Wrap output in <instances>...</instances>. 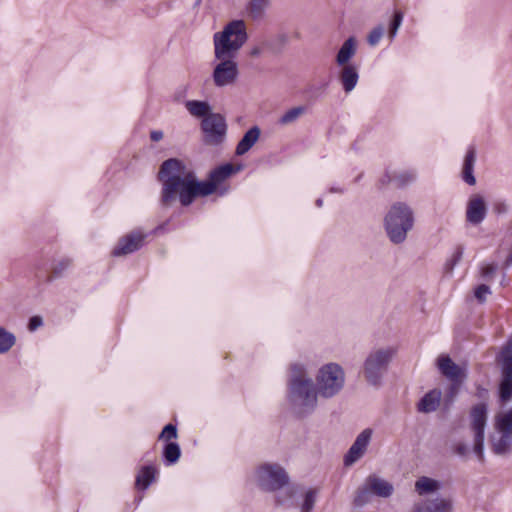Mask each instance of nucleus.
<instances>
[{
  "label": "nucleus",
  "instance_id": "nucleus-46",
  "mask_svg": "<svg viewBox=\"0 0 512 512\" xmlns=\"http://www.w3.org/2000/svg\"><path fill=\"white\" fill-rule=\"evenodd\" d=\"M264 50H263V47L262 45L259 43L257 45H254L250 51H249V55L252 57V58H258L260 57L262 54H263Z\"/></svg>",
  "mask_w": 512,
  "mask_h": 512
},
{
  "label": "nucleus",
  "instance_id": "nucleus-44",
  "mask_svg": "<svg viewBox=\"0 0 512 512\" xmlns=\"http://www.w3.org/2000/svg\"><path fill=\"white\" fill-rule=\"evenodd\" d=\"M496 269H497L496 265L488 264L482 268L481 274L484 278H488L496 272Z\"/></svg>",
  "mask_w": 512,
  "mask_h": 512
},
{
  "label": "nucleus",
  "instance_id": "nucleus-43",
  "mask_svg": "<svg viewBox=\"0 0 512 512\" xmlns=\"http://www.w3.org/2000/svg\"><path fill=\"white\" fill-rule=\"evenodd\" d=\"M493 210L497 214H505L508 211V205L504 201H497L493 205Z\"/></svg>",
  "mask_w": 512,
  "mask_h": 512
},
{
  "label": "nucleus",
  "instance_id": "nucleus-26",
  "mask_svg": "<svg viewBox=\"0 0 512 512\" xmlns=\"http://www.w3.org/2000/svg\"><path fill=\"white\" fill-rule=\"evenodd\" d=\"M186 109L194 116L203 119L211 113V107L206 101L190 100L185 103Z\"/></svg>",
  "mask_w": 512,
  "mask_h": 512
},
{
  "label": "nucleus",
  "instance_id": "nucleus-7",
  "mask_svg": "<svg viewBox=\"0 0 512 512\" xmlns=\"http://www.w3.org/2000/svg\"><path fill=\"white\" fill-rule=\"evenodd\" d=\"M494 428L490 437L492 450L497 455H504L512 448V409L495 417Z\"/></svg>",
  "mask_w": 512,
  "mask_h": 512
},
{
  "label": "nucleus",
  "instance_id": "nucleus-40",
  "mask_svg": "<svg viewBox=\"0 0 512 512\" xmlns=\"http://www.w3.org/2000/svg\"><path fill=\"white\" fill-rule=\"evenodd\" d=\"M488 294H490V288L485 284L479 285L475 290V297L481 303L486 300Z\"/></svg>",
  "mask_w": 512,
  "mask_h": 512
},
{
  "label": "nucleus",
  "instance_id": "nucleus-32",
  "mask_svg": "<svg viewBox=\"0 0 512 512\" xmlns=\"http://www.w3.org/2000/svg\"><path fill=\"white\" fill-rule=\"evenodd\" d=\"M268 6V0H251L249 11L254 18H259Z\"/></svg>",
  "mask_w": 512,
  "mask_h": 512
},
{
  "label": "nucleus",
  "instance_id": "nucleus-8",
  "mask_svg": "<svg viewBox=\"0 0 512 512\" xmlns=\"http://www.w3.org/2000/svg\"><path fill=\"white\" fill-rule=\"evenodd\" d=\"M257 485L265 491H276L284 487L289 477L286 471L278 464L265 463L255 472Z\"/></svg>",
  "mask_w": 512,
  "mask_h": 512
},
{
  "label": "nucleus",
  "instance_id": "nucleus-19",
  "mask_svg": "<svg viewBox=\"0 0 512 512\" xmlns=\"http://www.w3.org/2000/svg\"><path fill=\"white\" fill-rule=\"evenodd\" d=\"M261 130L258 126L251 127L238 142L235 150V154L242 156L246 154L259 140Z\"/></svg>",
  "mask_w": 512,
  "mask_h": 512
},
{
  "label": "nucleus",
  "instance_id": "nucleus-11",
  "mask_svg": "<svg viewBox=\"0 0 512 512\" xmlns=\"http://www.w3.org/2000/svg\"><path fill=\"white\" fill-rule=\"evenodd\" d=\"M204 141L208 145H218L223 142L227 125L222 115L218 113L209 114L202 120Z\"/></svg>",
  "mask_w": 512,
  "mask_h": 512
},
{
  "label": "nucleus",
  "instance_id": "nucleus-25",
  "mask_svg": "<svg viewBox=\"0 0 512 512\" xmlns=\"http://www.w3.org/2000/svg\"><path fill=\"white\" fill-rule=\"evenodd\" d=\"M476 161L475 150L470 149L464 159L462 176L463 180L469 185H475L476 179L473 175L474 164Z\"/></svg>",
  "mask_w": 512,
  "mask_h": 512
},
{
  "label": "nucleus",
  "instance_id": "nucleus-16",
  "mask_svg": "<svg viewBox=\"0 0 512 512\" xmlns=\"http://www.w3.org/2000/svg\"><path fill=\"white\" fill-rule=\"evenodd\" d=\"M143 238L144 236L140 233H131L122 238L114 248L113 256H122L135 252L141 247Z\"/></svg>",
  "mask_w": 512,
  "mask_h": 512
},
{
  "label": "nucleus",
  "instance_id": "nucleus-1",
  "mask_svg": "<svg viewBox=\"0 0 512 512\" xmlns=\"http://www.w3.org/2000/svg\"><path fill=\"white\" fill-rule=\"evenodd\" d=\"M159 180L163 183L162 202L170 205L179 197L183 206L190 205L198 196H208L216 191L215 183L199 182L195 173L176 158L164 161L158 172Z\"/></svg>",
  "mask_w": 512,
  "mask_h": 512
},
{
  "label": "nucleus",
  "instance_id": "nucleus-52",
  "mask_svg": "<svg viewBox=\"0 0 512 512\" xmlns=\"http://www.w3.org/2000/svg\"><path fill=\"white\" fill-rule=\"evenodd\" d=\"M316 204H317L318 206H321V205H322V199H318V200H317V202H316Z\"/></svg>",
  "mask_w": 512,
  "mask_h": 512
},
{
  "label": "nucleus",
  "instance_id": "nucleus-14",
  "mask_svg": "<svg viewBox=\"0 0 512 512\" xmlns=\"http://www.w3.org/2000/svg\"><path fill=\"white\" fill-rule=\"evenodd\" d=\"M372 437V430L367 428L363 430L355 439L345 456L344 463L347 466L352 465L358 461L365 453L367 446Z\"/></svg>",
  "mask_w": 512,
  "mask_h": 512
},
{
  "label": "nucleus",
  "instance_id": "nucleus-4",
  "mask_svg": "<svg viewBox=\"0 0 512 512\" xmlns=\"http://www.w3.org/2000/svg\"><path fill=\"white\" fill-rule=\"evenodd\" d=\"M414 224V215L412 209L405 203H395L387 212L384 225L389 239L400 244L405 241L407 233Z\"/></svg>",
  "mask_w": 512,
  "mask_h": 512
},
{
  "label": "nucleus",
  "instance_id": "nucleus-38",
  "mask_svg": "<svg viewBox=\"0 0 512 512\" xmlns=\"http://www.w3.org/2000/svg\"><path fill=\"white\" fill-rule=\"evenodd\" d=\"M159 438L167 440V441H169L171 439L177 438V428H176V426L173 425V424H167L163 428Z\"/></svg>",
  "mask_w": 512,
  "mask_h": 512
},
{
  "label": "nucleus",
  "instance_id": "nucleus-42",
  "mask_svg": "<svg viewBox=\"0 0 512 512\" xmlns=\"http://www.w3.org/2000/svg\"><path fill=\"white\" fill-rule=\"evenodd\" d=\"M70 260H63L59 262L53 269V273L55 276H59L62 272L70 266Z\"/></svg>",
  "mask_w": 512,
  "mask_h": 512
},
{
  "label": "nucleus",
  "instance_id": "nucleus-29",
  "mask_svg": "<svg viewBox=\"0 0 512 512\" xmlns=\"http://www.w3.org/2000/svg\"><path fill=\"white\" fill-rule=\"evenodd\" d=\"M305 113V107H293L286 111L279 119L281 125H288L295 122L301 115Z\"/></svg>",
  "mask_w": 512,
  "mask_h": 512
},
{
  "label": "nucleus",
  "instance_id": "nucleus-39",
  "mask_svg": "<svg viewBox=\"0 0 512 512\" xmlns=\"http://www.w3.org/2000/svg\"><path fill=\"white\" fill-rule=\"evenodd\" d=\"M296 493V489L295 488H288L286 491H285V495L282 496V495H278L277 496V504L279 505H288L292 498L294 497Z\"/></svg>",
  "mask_w": 512,
  "mask_h": 512
},
{
  "label": "nucleus",
  "instance_id": "nucleus-36",
  "mask_svg": "<svg viewBox=\"0 0 512 512\" xmlns=\"http://www.w3.org/2000/svg\"><path fill=\"white\" fill-rule=\"evenodd\" d=\"M402 20H403L402 12L396 11L394 13L393 19H392V21L390 23V27H389V36L391 39H393L395 37V35L397 34V31H398L399 27L401 26Z\"/></svg>",
  "mask_w": 512,
  "mask_h": 512
},
{
  "label": "nucleus",
  "instance_id": "nucleus-50",
  "mask_svg": "<svg viewBox=\"0 0 512 512\" xmlns=\"http://www.w3.org/2000/svg\"><path fill=\"white\" fill-rule=\"evenodd\" d=\"M512 264V250L511 253L508 255V257L505 260V266H510Z\"/></svg>",
  "mask_w": 512,
  "mask_h": 512
},
{
  "label": "nucleus",
  "instance_id": "nucleus-31",
  "mask_svg": "<svg viewBox=\"0 0 512 512\" xmlns=\"http://www.w3.org/2000/svg\"><path fill=\"white\" fill-rule=\"evenodd\" d=\"M164 457L167 462L175 463L180 457V447L177 443L170 442L164 448Z\"/></svg>",
  "mask_w": 512,
  "mask_h": 512
},
{
  "label": "nucleus",
  "instance_id": "nucleus-24",
  "mask_svg": "<svg viewBox=\"0 0 512 512\" xmlns=\"http://www.w3.org/2000/svg\"><path fill=\"white\" fill-rule=\"evenodd\" d=\"M240 167L235 168L232 164H225L217 167L210 172V180L215 183V187L229 178L233 173L238 172Z\"/></svg>",
  "mask_w": 512,
  "mask_h": 512
},
{
  "label": "nucleus",
  "instance_id": "nucleus-37",
  "mask_svg": "<svg viewBox=\"0 0 512 512\" xmlns=\"http://www.w3.org/2000/svg\"><path fill=\"white\" fill-rule=\"evenodd\" d=\"M503 369L512 367V338L509 340L507 346L502 351Z\"/></svg>",
  "mask_w": 512,
  "mask_h": 512
},
{
  "label": "nucleus",
  "instance_id": "nucleus-41",
  "mask_svg": "<svg viewBox=\"0 0 512 512\" xmlns=\"http://www.w3.org/2000/svg\"><path fill=\"white\" fill-rule=\"evenodd\" d=\"M42 325H43L42 317L35 315V316H32L29 320L28 329H29V331L33 332L36 329H38L39 327H41Z\"/></svg>",
  "mask_w": 512,
  "mask_h": 512
},
{
  "label": "nucleus",
  "instance_id": "nucleus-18",
  "mask_svg": "<svg viewBox=\"0 0 512 512\" xmlns=\"http://www.w3.org/2000/svg\"><path fill=\"white\" fill-rule=\"evenodd\" d=\"M442 398V392L440 389H432L426 393L419 403L417 409L421 413H431L437 410L440 405Z\"/></svg>",
  "mask_w": 512,
  "mask_h": 512
},
{
  "label": "nucleus",
  "instance_id": "nucleus-47",
  "mask_svg": "<svg viewBox=\"0 0 512 512\" xmlns=\"http://www.w3.org/2000/svg\"><path fill=\"white\" fill-rule=\"evenodd\" d=\"M415 178L414 174L412 173H404L399 175L396 180L399 182V184L404 185L410 181H412Z\"/></svg>",
  "mask_w": 512,
  "mask_h": 512
},
{
  "label": "nucleus",
  "instance_id": "nucleus-51",
  "mask_svg": "<svg viewBox=\"0 0 512 512\" xmlns=\"http://www.w3.org/2000/svg\"><path fill=\"white\" fill-rule=\"evenodd\" d=\"M277 40H279L282 44H284V43H285V37H284V36H279V37L277 38Z\"/></svg>",
  "mask_w": 512,
  "mask_h": 512
},
{
  "label": "nucleus",
  "instance_id": "nucleus-23",
  "mask_svg": "<svg viewBox=\"0 0 512 512\" xmlns=\"http://www.w3.org/2000/svg\"><path fill=\"white\" fill-rule=\"evenodd\" d=\"M499 396L502 402H508L512 398V367L503 369Z\"/></svg>",
  "mask_w": 512,
  "mask_h": 512
},
{
  "label": "nucleus",
  "instance_id": "nucleus-27",
  "mask_svg": "<svg viewBox=\"0 0 512 512\" xmlns=\"http://www.w3.org/2000/svg\"><path fill=\"white\" fill-rule=\"evenodd\" d=\"M16 343V337L13 333L0 326V354L8 352Z\"/></svg>",
  "mask_w": 512,
  "mask_h": 512
},
{
  "label": "nucleus",
  "instance_id": "nucleus-22",
  "mask_svg": "<svg viewBox=\"0 0 512 512\" xmlns=\"http://www.w3.org/2000/svg\"><path fill=\"white\" fill-rule=\"evenodd\" d=\"M441 488L439 481L427 476L419 477L415 482V491L419 496L434 493Z\"/></svg>",
  "mask_w": 512,
  "mask_h": 512
},
{
  "label": "nucleus",
  "instance_id": "nucleus-21",
  "mask_svg": "<svg viewBox=\"0 0 512 512\" xmlns=\"http://www.w3.org/2000/svg\"><path fill=\"white\" fill-rule=\"evenodd\" d=\"M356 53V40L354 37H349L344 41L341 48L339 49L336 62L338 65L345 66L348 65V61L355 55Z\"/></svg>",
  "mask_w": 512,
  "mask_h": 512
},
{
  "label": "nucleus",
  "instance_id": "nucleus-15",
  "mask_svg": "<svg viewBox=\"0 0 512 512\" xmlns=\"http://www.w3.org/2000/svg\"><path fill=\"white\" fill-rule=\"evenodd\" d=\"M414 512H453L450 498L435 497L414 505Z\"/></svg>",
  "mask_w": 512,
  "mask_h": 512
},
{
  "label": "nucleus",
  "instance_id": "nucleus-2",
  "mask_svg": "<svg viewBox=\"0 0 512 512\" xmlns=\"http://www.w3.org/2000/svg\"><path fill=\"white\" fill-rule=\"evenodd\" d=\"M318 395V388L306 374L304 366L293 364L289 381V400L294 412L301 416L313 412L317 406Z\"/></svg>",
  "mask_w": 512,
  "mask_h": 512
},
{
  "label": "nucleus",
  "instance_id": "nucleus-3",
  "mask_svg": "<svg viewBox=\"0 0 512 512\" xmlns=\"http://www.w3.org/2000/svg\"><path fill=\"white\" fill-rule=\"evenodd\" d=\"M248 40L246 23L233 20L213 35L215 58L234 57Z\"/></svg>",
  "mask_w": 512,
  "mask_h": 512
},
{
  "label": "nucleus",
  "instance_id": "nucleus-28",
  "mask_svg": "<svg viewBox=\"0 0 512 512\" xmlns=\"http://www.w3.org/2000/svg\"><path fill=\"white\" fill-rule=\"evenodd\" d=\"M156 470L152 466H145L137 476L136 484L146 489L154 480Z\"/></svg>",
  "mask_w": 512,
  "mask_h": 512
},
{
  "label": "nucleus",
  "instance_id": "nucleus-5",
  "mask_svg": "<svg viewBox=\"0 0 512 512\" xmlns=\"http://www.w3.org/2000/svg\"><path fill=\"white\" fill-rule=\"evenodd\" d=\"M345 374L341 366L336 363H329L320 368L316 376V387L319 396L332 398L343 388Z\"/></svg>",
  "mask_w": 512,
  "mask_h": 512
},
{
  "label": "nucleus",
  "instance_id": "nucleus-9",
  "mask_svg": "<svg viewBox=\"0 0 512 512\" xmlns=\"http://www.w3.org/2000/svg\"><path fill=\"white\" fill-rule=\"evenodd\" d=\"M471 429L474 433L473 450L480 461L484 459V430L487 421V407L484 403L475 405L471 410Z\"/></svg>",
  "mask_w": 512,
  "mask_h": 512
},
{
  "label": "nucleus",
  "instance_id": "nucleus-34",
  "mask_svg": "<svg viewBox=\"0 0 512 512\" xmlns=\"http://www.w3.org/2000/svg\"><path fill=\"white\" fill-rule=\"evenodd\" d=\"M385 32V28L383 25H378L373 28L367 37V41L370 46H376L379 41L382 39Z\"/></svg>",
  "mask_w": 512,
  "mask_h": 512
},
{
  "label": "nucleus",
  "instance_id": "nucleus-30",
  "mask_svg": "<svg viewBox=\"0 0 512 512\" xmlns=\"http://www.w3.org/2000/svg\"><path fill=\"white\" fill-rule=\"evenodd\" d=\"M371 495V490L368 489L367 483L364 482V484L356 492L354 497V505L358 507L364 506L370 501Z\"/></svg>",
  "mask_w": 512,
  "mask_h": 512
},
{
  "label": "nucleus",
  "instance_id": "nucleus-13",
  "mask_svg": "<svg viewBox=\"0 0 512 512\" xmlns=\"http://www.w3.org/2000/svg\"><path fill=\"white\" fill-rule=\"evenodd\" d=\"M487 204L483 196L479 194L472 195L467 203L466 220L467 222L478 225L486 217Z\"/></svg>",
  "mask_w": 512,
  "mask_h": 512
},
{
  "label": "nucleus",
  "instance_id": "nucleus-10",
  "mask_svg": "<svg viewBox=\"0 0 512 512\" xmlns=\"http://www.w3.org/2000/svg\"><path fill=\"white\" fill-rule=\"evenodd\" d=\"M219 63L214 67L212 79L216 87L233 85L238 78V64L234 57L215 58Z\"/></svg>",
  "mask_w": 512,
  "mask_h": 512
},
{
  "label": "nucleus",
  "instance_id": "nucleus-35",
  "mask_svg": "<svg viewBox=\"0 0 512 512\" xmlns=\"http://www.w3.org/2000/svg\"><path fill=\"white\" fill-rule=\"evenodd\" d=\"M463 255V247H457L456 251L453 253L450 260H448L445 264V270L448 273H451L454 267L458 264V262L462 259Z\"/></svg>",
  "mask_w": 512,
  "mask_h": 512
},
{
  "label": "nucleus",
  "instance_id": "nucleus-17",
  "mask_svg": "<svg viewBox=\"0 0 512 512\" xmlns=\"http://www.w3.org/2000/svg\"><path fill=\"white\" fill-rule=\"evenodd\" d=\"M365 482L368 485V489L371 490L373 495L382 498L390 497L394 492V486L389 481L378 477L377 475H369Z\"/></svg>",
  "mask_w": 512,
  "mask_h": 512
},
{
  "label": "nucleus",
  "instance_id": "nucleus-6",
  "mask_svg": "<svg viewBox=\"0 0 512 512\" xmlns=\"http://www.w3.org/2000/svg\"><path fill=\"white\" fill-rule=\"evenodd\" d=\"M396 353L392 347L373 350L364 362V376L371 385H379L389 363Z\"/></svg>",
  "mask_w": 512,
  "mask_h": 512
},
{
  "label": "nucleus",
  "instance_id": "nucleus-48",
  "mask_svg": "<svg viewBox=\"0 0 512 512\" xmlns=\"http://www.w3.org/2000/svg\"><path fill=\"white\" fill-rule=\"evenodd\" d=\"M455 452L460 456H465L468 453V447L464 443H458L455 445Z\"/></svg>",
  "mask_w": 512,
  "mask_h": 512
},
{
  "label": "nucleus",
  "instance_id": "nucleus-12",
  "mask_svg": "<svg viewBox=\"0 0 512 512\" xmlns=\"http://www.w3.org/2000/svg\"><path fill=\"white\" fill-rule=\"evenodd\" d=\"M437 366L441 374L454 384H460L466 378V368L457 365L448 355L440 356Z\"/></svg>",
  "mask_w": 512,
  "mask_h": 512
},
{
  "label": "nucleus",
  "instance_id": "nucleus-20",
  "mask_svg": "<svg viewBox=\"0 0 512 512\" xmlns=\"http://www.w3.org/2000/svg\"><path fill=\"white\" fill-rule=\"evenodd\" d=\"M358 79V71L354 65L343 66L340 72V80L345 92H351L357 85Z\"/></svg>",
  "mask_w": 512,
  "mask_h": 512
},
{
  "label": "nucleus",
  "instance_id": "nucleus-49",
  "mask_svg": "<svg viewBox=\"0 0 512 512\" xmlns=\"http://www.w3.org/2000/svg\"><path fill=\"white\" fill-rule=\"evenodd\" d=\"M150 138L152 141H160L163 138V132L159 130L152 131L150 134Z\"/></svg>",
  "mask_w": 512,
  "mask_h": 512
},
{
  "label": "nucleus",
  "instance_id": "nucleus-45",
  "mask_svg": "<svg viewBox=\"0 0 512 512\" xmlns=\"http://www.w3.org/2000/svg\"><path fill=\"white\" fill-rule=\"evenodd\" d=\"M260 44L262 45L263 47V50H269L273 53H277L278 50L275 49V46H274V40H271V39H264L260 42Z\"/></svg>",
  "mask_w": 512,
  "mask_h": 512
},
{
  "label": "nucleus",
  "instance_id": "nucleus-33",
  "mask_svg": "<svg viewBox=\"0 0 512 512\" xmlns=\"http://www.w3.org/2000/svg\"><path fill=\"white\" fill-rule=\"evenodd\" d=\"M317 490L310 489L305 493L304 502L301 506V512H311L316 502Z\"/></svg>",
  "mask_w": 512,
  "mask_h": 512
}]
</instances>
